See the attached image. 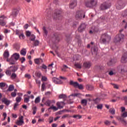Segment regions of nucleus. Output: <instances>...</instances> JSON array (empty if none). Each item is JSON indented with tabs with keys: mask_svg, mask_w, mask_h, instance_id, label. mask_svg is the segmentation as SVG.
<instances>
[{
	"mask_svg": "<svg viewBox=\"0 0 127 127\" xmlns=\"http://www.w3.org/2000/svg\"><path fill=\"white\" fill-rule=\"evenodd\" d=\"M92 101L94 102V104H99L100 103V99L99 98H97L95 99H94L92 100Z\"/></svg>",
	"mask_w": 127,
	"mask_h": 127,
	"instance_id": "41",
	"label": "nucleus"
},
{
	"mask_svg": "<svg viewBox=\"0 0 127 127\" xmlns=\"http://www.w3.org/2000/svg\"><path fill=\"white\" fill-rule=\"evenodd\" d=\"M106 73H108V75H109V76H114V75H116V74H117V71H116V69L112 68L109 71H106Z\"/></svg>",
	"mask_w": 127,
	"mask_h": 127,
	"instance_id": "16",
	"label": "nucleus"
},
{
	"mask_svg": "<svg viewBox=\"0 0 127 127\" xmlns=\"http://www.w3.org/2000/svg\"><path fill=\"white\" fill-rule=\"evenodd\" d=\"M32 110L33 111V115H35L37 111V108L36 107H34L32 109Z\"/></svg>",
	"mask_w": 127,
	"mask_h": 127,
	"instance_id": "46",
	"label": "nucleus"
},
{
	"mask_svg": "<svg viewBox=\"0 0 127 127\" xmlns=\"http://www.w3.org/2000/svg\"><path fill=\"white\" fill-rule=\"evenodd\" d=\"M43 30L44 31V33L45 34L44 35V36L46 37L47 36V34H48V31H47V30H46V28H45V27H44L43 28Z\"/></svg>",
	"mask_w": 127,
	"mask_h": 127,
	"instance_id": "35",
	"label": "nucleus"
},
{
	"mask_svg": "<svg viewBox=\"0 0 127 127\" xmlns=\"http://www.w3.org/2000/svg\"><path fill=\"white\" fill-rule=\"evenodd\" d=\"M77 0H72L70 1L69 3V7L73 9V8L76 7L77 6Z\"/></svg>",
	"mask_w": 127,
	"mask_h": 127,
	"instance_id": "11",
	"label": "nucleus"
},
{
	"mask_svg": "<svg viewBox=\"0 0 127 127\" xmlns=\"http://www.w3.org/2000/svg\"><path fill=\"white\" fill-rule=\"evenodd\" d=\"M125 5H126V4L124 2V1L120 0L118 1V3L116 4V8L117 9H122V8L125 7Z\"/></svg>",
	"mask_w": 127,
	"mask_h": 127,
	"instance_id": "8",
	"label": "nucleus"
},
{
	"mask_svg": "<svg viewBox=\"0 0 127 127\" xmlns=\"http://www.w3.org/2000/svg\"><path fill=\"white\" fill-rule=\"evenodd\" d=\"M11 97H13V98H14L15 97H16V92H11Z\"/></svg>",
	"mask_w": 127,
	"mask_h": 127,
	"instance_id": "62",
	"label": "nucleus"
},
{
	"mask_svg": "<svg viewBox=\"0 0 127 127\" xmlns=\"http://www.w3.org/2000/svg\"><path fill=\"white\" fill-rule=\"evenodd\" d=\"M117 63V60L116 59H113L108 63V65L109 66H113V65H115Z\"/></svg>",
	"mask_w": 127,
	"mask_h": 127,
	"instance_id": "21",
	"label": "nucleus"
},
{
	"mask_svg": "<svg viewBox=\"0 0 127 127\" xmlns=\"http://www.w3.org/2000/svg\"><path fill=\"white\" fill-rule=\"evenodd\" d=\"M45 14H46V15H49V14H50V9H47L46 11Z\"/></svg>",
	"mask_w": 127,
	"mask_h": 127,
	"instance_id": "51",
	"label": "nucleus"
},
{
	"mask_svg": "<svg viewBox=\"0 0 127 127\" xmlns=\"http://www.w3.org/2000/svg\"><path fill=\"white\" fill-rule=\"evenodd\" d=\"M81 104L83 107H86L88 104V100L87 99H82L81 100Z\"/></svg>",
	"mask_w": 127,
	"mask_h": 127,
	"instance_id": "27",
	"label": "nucleus"
},
{
	"mask_svg": "<svg viewBox=\"0 0 127 127\" xmlns=\"http://www.w3.org/2000/svg\"><path fill=\"white\" fill-rule=\"evenodd\" d=\"M35 64H39L40 63V62L39 61V59H36L35 60Z\"/></svg>",
	"mask_w": 127,
	"mask_h": 127,
	"instance_id": "63",
	"label": "nucleus"
},
{
	"mask_svg": "<svg viewBox=\"0 0 127 127\" xmlns=\"http://www.w3.org/2000/svg\"><path fill=\"white\" fill-rule=\"evenodd\" d=\"M127 112H124L121 114V118H127Z\"/></svg>",
	"mask_w": 127,
	"mask_h": 127,
	"instance_id": "47",
	"label": "nucleus"
},
{
	"mask_svg": "<svg viewBox=\"0 0 127 127\" xmlns=\"http://www.w3.org/2000/svg\"><path fill=\"white\" fill-rule=\"evenodd\" d=\"M18 14V10L17 9H14L12 12V15L13 16V17H15L16 15Z\"/></svg>",
	"mask_w": 127,
	"mask_h": 127,
	"instance_id": "29",
	"label": "nucleus"
},
{
	"mask_svg": "<svg viewBox=\"0 0 127 127\" xmlns=\"http://www.w3.org/2000/svg\"><path fill=\"white\" fill-rule=\"evenodd\" d=\"M10 32V30L7 29H4L3 33L5 34L9 33Z\"/></svg>",
	"mask_w": 127,
	"mask_h": 127,
	"instance_id": "57",
	"label": "nucleus"
},
{
	"mask_svg": "<svg viewBox=\"0 0 127 127\" xmlns=\"http://www.w3.org/2000/svg\"><path fill=\"white\" fill-rule=\"evenodd\" d=\"M59 99H66L67 96L64 94H61L59 96Z\"/></svg>",
	"mask_w": 127,
	"mask_h": 127,
	"instance_id": "45",
	"label": "nucleus"
},
{
	"mask_svg": "<svg viewBox=\"0 0 127 127\" xmlns=\"http://www.w3.org/2000/svg\"><path fill=\"white\" fill-rule=\"evenodd\" d=\"M61 16L60 13L59 12H57L56 13H55L53 15V18L55 20H57V19H60L59 18Z\"/></svg>",
	"mask_w": 127,
	"mask_h": 127,
	"instance_id": "19",
	"label": "nucleus"
},
{
	"mask_svg": "<svg viewBox=\"0 0 127 127\" xmlns=\"http://www.w3.org/2000/svg\"><path fill=\"white\" fill-rule=\"evenodd\" d=\"M72 118H74V119H77V118H78L79 119H82V116L80 115H74L72 116Z\"/></svg>",
	"mask_w": 127,
	"mask_h": 127,
	"instance_id": "56",
	"label": "nucleus"
},
{
	"mask_svg": "<svg viewBox=\"0 0 127 127\" xmlns=\"http://www.w3.org/2000/svg\"><path fill=\"white\" fill-rule=\"evenodd\" d=\"M97 0H85L84 5L87 8H93L97 5Z\"/></svg>",
	"mask_w": 127,
	"mask_h": 127,
	"instance_id": "1",
	"label": "nucleus"
},
{
	"mask_svg": "<svg viewBox=\"0 0 127 127\" xmlns=\"http://www.w3.org/2000/svg\"><path fill=\"white\" fill-rule=\"evenodd\" d=\"M104 124L105 125H106V126H110L111 122L109 121V120H105V121L104 122Z\"/></svg>",
	"mask_w": 127,
	"mask_h": 127,
	"instance_id": "49",
	"label": "nucleus"
},
{
	"mask_svg": "<svg viewBox=\"0 0 127 127\" xmlns=\"http://www.w3.org/2000/svg\"><path fill=\"white\" fill-rule=\"evenodd\" d=\"M26 35L27 37H29L31 35V32L29 31H26Z\"/></svg>",
	"mask_w": 127,
	"mask_h": 127,
	"instance_id": "54",
	"label": "nucleus"
},
{
	"mask_svg": "<svg viewBox=\"0 0 127 127\" xmlns=\"http://www.w3.org/2000/svg\"><path fill=\"white\" fill-rule=\"evenodd\" d=\"M19 54L17 53H14L12 55L11 58L9 60V64L10 65H14V64H15V60L16 61L18 60L19 59Z\"/></svg>",
	"mask_w": 127,
	"mask_h": 127,
	"instance_id": "3",
	"label": "nucleus"
},
{
	"mask_svg": "<svg viewBox=\"0 0 127 127\" xmlns=\"http://www.w3.org/2000/svg\"><path fill=\"white\" fill-rule=\"evenodd\" d=\"M0 25H1V26H4V25H5L4 16L3 15L0 16Z\"/></svg>",
	"mask_w": 127,
	"mask_h": 127,
	"instance_id": "17",
	"label": "nucleus"
},
{
	"mask_svg": "<svg viewBox=\"0 0 127 127\" xmlns=\"http://www.w3.org/2000/svg\"><path fill=\"white\" fill-rule=\"evenodd\" d=\"M20 61H21V63H23L24 61H25V58L22 57L19 59Z\"/></svg>",
	"mask_w": 127,
	"mask_h": 127,
	"instance_id": "60",
	"label": "nucleus"
},
{
	"mask_svg": "<svg viewBox=\"0 0 127 127\" xmlns=\"http://www.w3.org/2000/svg\"><path fill=\"white\" fill-rule=\"evenodd\" d=\"M59 0H54L53 1V3H55V4H59Z\"/></svg>",
	"mask_w": 127,
	"mask_h": 127,
	"instance_id": "64",
	"label": "nucleus"
},
{
	"mask_svg": "<svg viewBox=\"0 0 127 127\" xmlns=\"http://www.w3.org/2000/svg\"><path fill=\"white\" fill-rule=\"evenodd\" d=\"M2 103H4V104L6 105V106H8V105H9L10 104V101L6 99V98H3L2 100Z\"/></svg>",
	"mask_w": 127,
	"mask_h": 127,
	"instance_id": "26",
	"label": "nucleus"
},
{
	"mask_svg": "<svg viewBox=\"0 0 127 127\" xmlns=\"http://www.w3.org/2000/svg\"><path fill=\"white\" fill-rule=\"evenodd\" d=\"M3 56L4 58H6V59H7V58L9 57V52H8V51L6 50L3 54Z\"/></svg>",
	"mask_w": 127,
	"mask_h": 127,
	"instance_id": "24",
	"label": "nucleus"
},
{
	"mask_svg": "<svg viewBox=\"0 0 127 127\" xmlns=\"http://www.w3.org/2000/svg\"><path fill=\"white\" fill-rule=\"evenodd\" d=\"M109 113H110V114L111 115H115L116 114V110H115V109L114 108H110L109 110Z\"/></svg>",
	"mask_w": 127,
	"mask_h": 127,
	"instance_id": "33",
	"label": "nucleus"
},
{
	"mask_svg": "<svg viewBox=\"0 0 127 127\" xmlns=\"http://www.w3.org/2000/svg\"><path fill=\"white\" fill-rule=\"evenodd\" d=\"M20 55L22 56H25L26 55V49H22L20 52Z\"/></svg>",
	"mask_w": 127,
	"mask_h": 127,
	"instance_id": "28",
	"label": "nucleus"
},
{
	"mask_svg": "<svg viewBox=\"0 0 127 127\" xmlns=\"http://www.w3.org/2000/svg\"><path fill=\"white\" fill-rule=\"evenodd\" d=\"M85 11H77L75 14V18L77 20H80L81 19H83V18H85Z\"/></svg>",
	"mask_w": 127,
	"mask_h": 127,
	"instance_id": "4",
	"label": "nucleus"
},
{
	"mask_svg": "<svg viewBox=\"0 0 127 127\" xmlns=\"http://www.w3.org/2000/svg\"><path fill=\"white\" fill-rule=\"evenodd\" d=\"M14 89V86L12 85H10L7 91H8V92H11V91H13Z\"/></svg>",
	"mask_w": 127,
	"mask_h": 127,
	"instance_id": "32",
	"label": "nucleus"
},
{
	"mask_svg": "<svg viewBox=\"0 0 127 127\" xmlns=\"http://www.w3.org/2000/svg\"><path fill=\"white\" fill-rule=\"evenodd\" d=\"M49 110H53V111H58V108L56 107V106H54L53 105H52L49 109Z\"/></svg>",
	"mask_w": 127,
	"mask_h": 127,
	"instance_id": "34",
	"label": "nucleus"
},
{
	"mask_svg": "<svg viewBox=\"0 0 127 127\" xmlns=\"http://www.w3.org/2000/svg\"><path fill=\"white\" fill-rule=\"evenodd\" d=\"M17 126H22L24 125V121H23V116H21L19 117V120L17 121L16 122Z\"/></svg>",
	"mask_w": 127,
	"mask_h": 127,
	"instance_id": "10",
	"label": "nucleus"
},
{
	"mask_svg": "<svg viewBox=\"0 0 127 127\" xmlns=\"http://www.w3.org/2000/svg\"><path fill=\"white\" fill-rule=\"evenodd\" d=\"M5 74L7 76H10L11 75V69H6Z\"/></svg>",
	"mask_w": 127,
	"mask_h": 127,
	"instance_id": "36",
	"label": "nucleus"
},
{
	"mask_svg": "<svg viewBox=\"0 0 127 127\" xmlns=\"http://www.w3.org/2000/svg\"><path fill=\"white\" fill-rule=\"evenodd\" d=\"M52 81L53 83H55V84H57L59 85H61V84H63V81H62V80L56 77H53L52 78Z\"/></svg>",
	"mask_w": 127,
	"mask_h": 127,
	"instance_id": "13",
	"label": "nucleus"
},
{
	"mask_svg": "<svg viewBox=\"0 0 127 127\" xmlns=\"http://www.w3.org/2000/svg\"><path fill=\"white\" fill-rule=\"evenodd\" d=\"M16 103L14 104L13 110L14 111H16V109H17V107L19 106V104L18 103H20L21 102V97H17L16 98Z\"/></svg>",
	"mask_w": 127,
	"mask_h": 127,
	"instance_id": "9",
	"label": "nucleus"
},
{
	"mask_svg": "<svg viewBox=\"0 0 127 127\" xmlns=\"http://www.w3.org/2000/svg\"><path fill=\"white\" fill-rule=\"evenodd\" d=\"M9 69H11V72L15 73L17 70H18V65L11 66L9 67Z\"/></svg>",
	"mask_w": 127,
	"mask_h": 127,
	"instance_id": "18",
	"label": "nucleus"
},
{
	"mask_svg": "<svg viewBox=\"0 0 127 127\" xmlns=\"http://www.w3.org/2000/svg\"><path fill=\"white\" fill-rule=\"evenodd\" d=\"M86 88L88 91H93L94 90V86L93 85H87L86 86Z\"/></svg>",
	"mask_w": 127,
	"mask_h": 127,
	"instance_id": "30",
	"label": "nucleus"
},
{
	"mask_svg": "<svg viewBox=\"0 0 127 127\" xmlns=\"http://www.w3.org/2000/svg\"><path fill=\"white\" fill-rule=\"evenodd\" d=\"M45 105H46V106H47V107H50V106H51V100H47L45 103Z\"/></svg>",
	"mask_w": 127,
	"mask_h": 127,
	"instance_id": "37",
	"label": "nucleus"
},
{
	"mask_svg": "<svg viewBox=\"0 0 127 127\" xmlns=\"http://www.w3.org/2000/svg\"><path fill=\"white\" fill-rule=\"evenodd\" d=\"M91 51L92 55H98V47H92Z\"/></svg>",
	"mask_w": 127,
	"mask_h": 127,
	"instance_id": "14",
	"label": "nucleus"
},
{
	"mask_svg": "<svg viewBox=\"0 0 127 127\" xmlns=\"http://www.w3.org/2000/svg\"><path fill=\"white\" fill-rule=\"evenodd\" d=\"M64 105H65V103H64V101L57 103V106L59 109H63V107H64Z\"/></svg>",
	"mask_w": 127,
	"mask_h": 127,
	"instance_id": "22",
	"label": "nucleus"
},
{
	"mask_svg": "<svg viewBox=\"0 0 127 127\" xmlns=\"http://www.w3.org/2000/svg\"><path fill=\"white\" fill-rule=\"evenodd\" d=\"M75 67H76V68H78V69H81L82 68V65L79 63H76L74 64Z\"/></svg>",
	"mask_w": 127,
	"mask_h": 127,
	"instance_id": "43",
	"label": "nucleus"
},
{
	"mask_svg": "<svg viewBox=\"0 0 127 127\" xmlns=\"http://www.w3.org/2000/svg\"><path fill=\"white\" fill-rule=\"evenodd\" d=\"M86 29V24L85 23L81 24L79 26L78 30L79 32H83Z\"/></svg>",
	"mask_w": 127,
	"mask_h": 127,
	"instance_id": "15",
	"label": "nucleus"
},
{
	"mask_svg": "<svg viewBox=\"0 0 127 127\" xmlns=\"http://www.w3.org/2000/svg\"><path fill=\"white\" fill-rule=\"evenodd\" d=\"M123 101H125V104L127 105V96H124L123 98H122Z\"/></svg>",
	"mask_w": 127,
	"mask_h": 127,
	"instance_id": "50",
	"label": "nucleus"
},
{
	"mask_svg": "<svg viewBox=\"0 0 127 127\" xmlns=\"http://www.w3.org/2000/svg\"><path fill=\"white\" fill-rule=\"evenodd\" d=\"M121 63H127V52L124 53L121 58Z\"/></svg>",
	"mask_w": 127,
	"mask_h": 127,
	"instance_id": "12",
	"label": "nucleus"
},
{
	"mask_svg": "<svg viewBox=\"0 0 127 127\" xmlns=\"http://www.w3.org/2000/svg\"><path fill=\"white\" fill-rule=\"evenodd\" d=\"M35 104H38V103H40V97L38 96L37 98H36L35 100Z\"/></svg>",
	"mask_w": 127,
	"mask_h": 127,
	"instance_id": "39",
	"label": "nucleus"
},
{
	"mask_svg": "<svg viewBox=\"0 0 127 127\" xmlns=\"http://www.w3.org/2000/svg\"><path fill=\"white\" fill-rule=\"evenodd\" d=\"M53 120H54V118L53 117H50L49 119V124H52L53 123Z\"/></svg>",
	"mask_w": 127,
	"mask_h": 127,
	"instance_id": "53",
	"label": "nucleus"
},
{
	"mask_svg": "<svg viewBox=\"0 0 127 127\" xmlns=\"http://www.w3.org/2000/svg\"><path fill=\"white\" fill-rule=\"evenodd\" d=\"M92 66V64H91L89 62H85L83 63V67L84 68H86L87 69H89Z\"/></svg>",
	"mask_w": 127,
	"mask_h": 127,
	"instance_id": "20",
	"label": "nucleus"
},
{
	"mask_svg": "<svg viewBox=\"0 0 127 127\" xmlns=\"http://www.w3.org/2000/svg\"><path fill=\"white\" fill-rule=\"evenodd\" d=\"M10 78L12 80H15V79L17 78V75H16V73L13 72L10 75Z\"/></svg>",
	"mask_w": 127,
	"mask_h": 127,
	"instance_id": "31",
	"label": "nucleus"
},
{
	"mask_svg": "<svg viewBox=\"0 0 127 127\" xmlns=\"http://www.w3.org/2000/svg\"><path fill=\"white\" fill-rule=\"evenodd\" d=\"M111 5L110 1H106L100 5V8L101 10H106V9L110 8V7H111Z\"/></svg>",
	"mask_w": 127,
	"mask_h": 127,
	"instance_id": "6",
	"label": "nucleus"
},
{
	"mask_svg": "<svg viewBox=\"0 0 127 127\" xmlns=\"http://www.w3.org/2000/svg\"><path fill=\"white\" fill-rule=\"evenodd\" d=\"M34 46H38L39 45V41L38 40H35L34 41Z\"/></svg>",
	"mask_w": 127,
	"mask_h": 127,
	"instance_id": "42",
	"label": "nucleus"
},
{
	"mask_svg": "<svg viewBox=\"0 0 127 127\" xmlns=\"http://www.w3.org/2000/svg\"><path fill=\"white\" fill-rule=\"evenodd\" d=\"M29 96H28V97H24V103H28L29 102Z\"/></svg>",
	"mask_w": 127,
	"mask_h": 127,
	"instance_id": "44",
	"label": "nucleus"
},
{
	"mask_svg": "<svg viewBox=\"0 0 127 127\" xmlns=\"http://www.w3.org/2000/svg\"><path fill=\"white\" fill-rule=\"evenodd\" d=\"M117 68L119 71H121L122 73L126 72V70H125V66L124 65H120Z\"/></svg>",
	"mask_w": 127,
	"mask_h": 127,
	"instance_id": "23",
	"label": "nucleus"
},
{
	"mask_svg": "<svg viewBox=\"0 0 127 127\" xmlns=\"http://www.w3.org/2000/svg\"><path fill=\"white\" fill-rule=\"evenodd\" d=\"M45 89H46V85H45V83L43 82L42 84V88H41L42 92H44V90H45Z\"/></svg>",
	"mask_w": 127,
	"mask_h": 127,
	"instance_id": "40",
	"label": "nucleus"
},
{
	"mask_svg": "<svg viewBox=\"0 0 127 127\" xmlns=\"http://www.w3.org/2000/svg\"><path fill=\"white\" fill-rule=\"evenodd\" d=\"M41 80L43 82H46V81H47V77L46 76H42Z\"/></svg>",
	"mask_w": 127,
	"mask_h": 127,
	"instance_id": "61",
	"label": "nucleus"
},
{
	"mask_svg": "<svg viewBox=\"0 0 127 127\" xmlns=\"http://www.w3.org/2000/svg\"><path fill=\"white\" fill-rule=\"evenodd\" d=\"M97 108L98 110H102L103 109V104L97 105Z\"/></svg>",
	"mask_w": 127,
	"mask_h": 127,
	"instance_id": "52",
	"label": "nucleus"
},
{
	"mask_svg": "<svg viewBox=\"0 0 127 127\" xmlns=\"http://www.w3.org/2000/svg\"><path fill=\"white\" fill-rule=\"evenodd\" d=\"M69 84L75 88H78L79 90H83L84 89V86L82 84H79L78 82H74L73 80H70Z\"/></svg>",
	"mask_w": 127,
	"mask_h": 127,
	"instance_id": "7",
	"label": "nucleus"
},
{
	"mask_svg": "<svg viewBox=\"0 0 127 127\" xmlns=\"http://www.w3.org/2000/svg\"><path fill=\"white\" fill-rule=\"evenodd\" d=\"M35 76L38 77V78H40L41 77V72L40 71H36L35 72Z\"/></svg>",
	"mask_w": 127,
	"mask_h": 127,
	"instance_id": "38",
	"label": "nucleus"
},
{
	"mask_svg": "<svg viewBox=\"0 0 127 127\" xmlns=\"http://www.w3.org/2000/svg\"><path fill=\"white\" fill-rule=\"evenodd\" d=\"M31 37H32V38H31V41H34L35 40V38H36V37H35L34 35H31Z\"/></svg>",
	"mask_w": 127,
	"mask_h": 127,
	"instance_id": "59",
	"label": "nucleus"
},
{
	"mask_svg": "<svg viewBox=\"0 0 127 127\" xmlns=\"http://www.w3.org/2000/svg\"><path fill=\"white\" fill-rule=\"evenodd\" d=\"M125 38V35L123 34H119L115 37L114 39V42L115 43H121V42H123L124 41V39Z\"/></svg>",
	"mask_w": 127,
	"mask_h": 127,
	"instance_id": "5",
	"label": "nucleus"
},
{
	"mask_svg": "<svg viewBox=\"0 0 127 127\" xmlns=\"http://www.w3.org/2000/svg\"><path fill=\"white\" fill-rule=\"evenodd\" d=\"M19 37L20 39H24V35L22 33L19 35Z\"/></svg>",
	"mask_w": 127,
	"mask_h": 127,
	"instance_id": "55",
	"label": "nucleus"
},
{
	"mask_svg": "<svg viewBox=\"0 0 127 127\" xmlns=\"http://www.w3.org/2000/svg\"><path fill=\"white\" fill-rule=\"evenodd\" d=\"M111 39L112 37L108 35V33H105L101 35L100 40L101 43H103V44H109L111 42Z\"/></svg>",
	"mask_w": 127,
	"mask_h": 127,
	"instance_id": "2",
	"label": "nucleus"
},
{
	"mask_svg": "<svg viewBox=\"0 0 127 127\" xmlns=\"http://www.w3.org/2000/svg\"><path fill=\"white\" fill-rule=\"evenodd\" d=\"M20 47L19 46H18L17 45H14V49L16 50V51H19V49H20Z\"/></svg>",
	"mask_w": 127,
	"mask_h": 127,
	"instance_id": "48",
	"label": "nucleus"
},
{
	"mask_svg": "<svg viewBox=\"0 0 127 127\" xmlns=\"http://www.w3.org/2000/svg\"><path fill=\"white\" fill-rule=\"evenodd\" d=\"M6 85V84H5V83H3V82L0 83V87L1 88H3V87H5Z\"/></svg>",
	"mask_w": 127,
	"mask_h": 127,
	"instance_id": "58",
	"label": "nucleus"
},
{
	"mask_svg": "<svg viewBox=\"0 0 127 127\" xmlns=\"http://www.w3.org/2000/svg\"><path fill=\"white\" fill-rule=\"evenodd\" d=\"M118 121H120V122H121V123H122V124H123L125 126H127V121L126 120H125V119H124V118H117Z\"/></svg>",
	"mask_w": 127,
	"mask_h": 127,
	"instance_id": "25",
	"label": "nucleus"
}]
</instances>
